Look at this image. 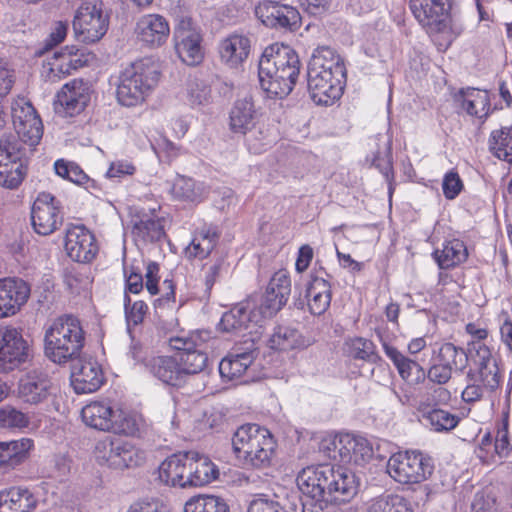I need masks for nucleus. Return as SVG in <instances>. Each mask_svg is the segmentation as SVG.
I'll use <instances>...</instances> for the list:
<instances>
[{
  "mask_svg": "<svg viewBox=\"0 0 512 512\" xmlns=\"http://www.w3.org/2000/svg\"><path fill=\"white\" fill-rule=\"evenodd\" d=\"M145 428L143 416L137 412L116 410L111 432L125 436H138Z\"/></svg>",
  "mask_w": 512,
  "mask_h": 512,
  "instance_id": "obj_43",
  "label": "nucleus"
},
{
  "mask_svg": "<svg viewBox=\"0 0 512 512\" xmlns=\"http://www.w3.org/2000/svg\"><path fill=\"white\" fill-rule=\"evenodd\" d=\"M341 462L345 464L364 465L373 456V449L369 441L361 436L347 433L343 441Z\"/></svg>",
  "mask_w": 512,
  "mask_h": 512,
  "instance_id": "obj_36",
  "label": "nucleus"
},
{
  "mask_svg": "<svg viewBox=\"0 0 512 512\" xmlns=\"http://www.w3.org/2000/svg\"><path fill=\"white\" fill-rule=\"evenodd\" d=\"M383 349L403 380L419 383L425 379L426 372L417 361L408 358L385 342L383 343Z\"/></svg>",
  "mask_w": 512,
  "mask_h": 512,
  "instance_id": "obj_33",
  "label": "nucleus"
},
{
  "mask_svg": "<svg viewBox=\"0 0 512 512\" xmlns=\"http://www.w3.org/2000/svg\"><path fill=\"white\" fill-rule=\"evenodd\" d=\"M349 354L360 360L375 362L378 358L372 341L365 338H353L346 343Z\"/></svg>",
  "mask_w": 512,
  "mask_h": 512,
  "instance_id": "obj_55",
  "label": "nucleus"
},
{
  "mask_svg": "<svg viewBox=\"0 0 512 512\" xmlns=\"http://www.w3.org/2000/svg\"><path fill=\"white\" fill-rule=\"evenodd\" d=\"M0 427L35 431L40 427V420L35 413L29 414L7 405L0 408Z\"/></svg>",
  "mask_w": 512,
  "mask_h": 512,
  "instance_id": "obj_38",
  "label": "nucleus"
},
{
  "mask_svg": "<svg viewBox=\"0 0 512 512\" xmlns=\"http://www.w3.org/2000/svg\"><path fill=\"white\" fill-rule=\"evenodd\" d=\"M471 372V366L469 367V370L467 372V379L469 381V384L465 387V389L462 391V399L465 402H475L482 398L483 396V390L486 389L488 391H495L500 383H501V372L499 365H497V374H496V385L489 386L484 380L478 377H472L470 376Z\"/></svg>",
  "mask_w": 512,
  "mask_h": 512,
  "instance_id": "obj_51",
  "label": "nucleus"
},
{
  "mask_svg": "<svg viewBox=\"0 0 512 512\" xmlns=\"http://www.w3.org/2000/svg\"><path fill=\"white\" fill-rule=\"evenodd\" d=\"M346 69L341 57L329 47L316 49L308 63L307 83L317 105H333L343 94Z\"/></svg>",
  "mask_w": 512,
  "mask_h": 512,
  "instance_id": "obj_1",
  "label": "nucleus"
},
{
  "mask_svg": "<svg viewBox=\"0 0 512 512\" xmlns=\"http://www.w3.org/2000/svg\"><path fill=\"white\" fill-rule=\"evenodd\" d=\"M25 164H5L0 167V185L8 189L17 188L26 175Z\"/></svg>",
  "mask_w": 512,
  "mask_h": 512,
  "instance_id": "obj_56",
  "label": "nucleus"
},
{
  "mask_svg": "<svg viewBox=\"0 0 512 512\" xmlns=\"http://www.w3.org/2000/svg\"><path fill=\"white\" fill-rule=\"evenodd\" d=\"M177 356L185 382L188 376L202 372L208 363L206 353L196 349L177 353Z\"/></svg>",
  "mask_w": 512,
  "mask_h": 512,
  "instance_id": "obj_50",
  "label": "nucleus"
},
{
  "mask_svg": "<svg viewBox=\"0 0 512 512\" xmlns=\"http://www.w3.org/2000/svg\"><path fill=\"white\" fill-rule=\"evenodd\" d=\"M29 284L20 278L0 279V319L15 315L30 297Z\"/></svg>",
  "mask_w": 512,
  "mask_h": 512,
  "instance_id": "obj_18",
  "label": "nucleus"
},
{
  "mask_svg": "<svg viewBox=\"0 0 512 512\" xmlns=\"http://www.w3.org/2000/svg\"><path fill=\"white\" fill-rule=\"evenodd\" d=\"M118 470L135 468L146 461V453L136 445L120 439Z\"/></svg>",
  "mask_w": 512,
  "mask_h": 512,
  "instance_id": "obj_53",
  "label": "nucleus"
},
{
  "mask_svg": "<svg viewBox=\"0 0 512 512\" xmlns=\"http://www.w3.org/2000/svg\"><path fill=\"white\" fill-rule=\"evenodd\" d=\"M132 235L137 243L159 241L164 236V228L159 218L137 215L132 219Z\"/></svg>",
  "mask_w": 512,
  "mask_h": 512,
  "instance_id": "obj_37",
  "label": "nucleus"
},
{
  "mask_svg": "<svg viewBox=\"0 0 512 512\" xmlns=\"http://www.w3.org/2000/svg\"><path fill=\"white\" fill-rule=\"evenodd\" d=\"M248 512H287L278 500L267 495H257L249 503Z\"/></svg>",
  "mask_w": 512,
  "mask_h": 512,
  "instance_id": "obj_59",
  "label": "nucleus"
},
{
  "mask_svg": "<svg viewBox=\"0 0 512 512\" xmlns=\"http://www.w3.org/2000/svg\"><path fill=\"white\" fill-rule=\"evenodd\" d=\"M365 512H413L410 503L399 495H387L367 503Z\"/></svg>",
  "mask_w": 512,
  "mask_h": 512,
  "instance_id": "obj_49",
  "label": "nucleus"
},
{
  "mask_svg": "<svg viewBox=\"0 0 512 512\" xmlns=\"http://www.w3.org/2000/svg\"><path fill=\"white\" fill-rule=\"evenodd\" d=\"M65 250L72 260L88 263L96 256L98 246L94 235L85 226L72 225L66 232Z\"/></svg>",
  "mask_w": 512,
  "mask_h": 512,
  "instance_id": "obj_16",
  "label": "nucleus"
},
{
  "mask_svg": "<svg viewBox=\"0 0 512 512\" xmlns=\"http://www.w3.org/2000/svg\"><path fill=\"white\" fill-rule=\"evenodd\" d=\"M250 51V39L243 34L233 33L222 40L219 56L227 67L237 69L248 59Z\"/></svg>",
  "mask_w": 512,
  "mask_h": 512,
  "instance_id": "obj_24",
  "label": "nucleus"
},
{
  "mask_svg": "<svg viewBox=\"0 0 512 512\" xmlns=\"http://www.w3.org/2000/svg\"><path fill=\"white\" fill-rule=\"evenodd\" d=\"M170 193L177 200L199 203L207 196L208 188L203 182L178 175L171 184Z\"/></svg>",
  "mask_w": 512,
  "mask_h": 512,
  "instance_id": "obj_35",
  "label": "nucleus"
},
{
  "mask_svg": "<svg viewBox=\"0 0 512 512\" xmlns=\"http://www.w3.org/2000/svg\"><path fill=\"white\" fill-rule=\"evenodd\" d=\"M266 319L269 318L263 314L257 301L249 297L222 315L219 328L224 332L239 333L253 325L260 326Z\"/></svg>",
  "mask_w": 512,
  "mask_h": 512,
  "instance_id": "obj_13",
  "label": "nucleus"
},
{
  "mask_svg": "<svg viewBox=\"0 0 512 512\" xmlns=\"http://www.w3.org/2000/svg\"><path fill=\"white\" fill-rule=\"evenodd\" d=\"M255 14L265 26L271 28L295 29L301 20L296 8L281 2H259Z\"/></svg>",
  "mask_w": 512,
  "mask_h": 512,
  "instance_id": "obj_17",
  "label": "nucleus"
},
{
  "mask_svg": "<svg viewBox=\"0 0 512 512\" xmlns=\"http://www.w3.org/2000/svg\"><path fill=\"white\" fill-rule=\"evenodd\" d=\"M218 476L219 469L209 457L197 452H188V486H204L216 480Z\"/></svg>",
  "mask_w": 512,
  "mask_h": 512,
  "instance_id": "obj_27",
  "label": "nucleus"
},
{
  "mask_svg": "<svg viewBox=\"0 0 512 512\" xmlns=\"http://www.w3.org/2000/svg\"><path fill=\"white\" fill-rule=\"evenodd\" d=\"M217 240L218 235L214 229L203 227L195 233L191 243L186 248V253L190 257L203 259L211 253Z\"/></svg>",
  "mask_w": 512,
  "mask_h": 512,
  "instance_id": "obj_44",
  "label": "nucleus"
},
{
  "mask_svg": "<svg viewBox=\"0 0 512 512\" xmlns=\"http://www.w3.org/2000/svg\"><path fill=\"white\" fill-rule=\"evenodd\" d=\"M463 184L456 172H449L445 175L442 189L447 199H454L462 190Z\"/></svg>",
  "mask_w": 512,
  "mask_h": 512,
  "instance_id": "obj_62",
  "label": "nucleus"
},
{
  "mask_svg": "<svg viewBox=\"0 0 512 512\" xmlns=\"http://www.w3.org/2000/svg\"><path fill=\"white\" fill-rule=\"evenodd\" d=\"M130 298L125 295V313L128 322L137 325L141 323L147 311V305L143 301H136L129 307Z\"/></svg>",
  "mask_w": 512,
  "mask_h": 512,
  "instance_id": "obj_60",
  "label": "nucleus"
},
{
  "mask_svg": "<svg viewBox=\"0 0 512 512\" xmlns=\"http://www.w3.org/2000/svg\"><path fill=\"white\" fill-rule=\"evenodd\" d=\"M431 361H436L446 367L462 372L469 362L468 353L462 348L447 342L433 349Z\"/></svg>",
  "mask_w": 512,
  "mask_h": 512,
  "instance_id": "obj_39",
  "label": "nucleus"
},
{
  "mask_svg": "<svg viewBox=\"0 0 512 512\" xmlns=\"http://www.w3.org/2000/svg\"><path fill=\"white\" fill-rule=\"evenodd\" d=\"M297 485L303 494L316 501H346L356 494L358 481L345 467L323 464L302 469Z\"/></svg>",
  "mask_w": 512,
  "mask_h": 512,
  "instance_id": "obj_2",
  "label": "nucleus"
},
{
  "mask_svg": "<svg viewBox=\"0 0 512 512\" xmlns=\"http://www.w3.org/2000/svg\"><path fill=\"white\" fill-rule=\"evenodd\" d=\"M37 499L27 488L11 487L0 491V512H33Z\"/></svg>",
  "mask_w": 512,
  "mask_h": 512,
  "instance_id": "obj_32",
  "label": "nucleus"
},
{
  "mask_svg": "<svg viewBox=\"0 0 512 512\" xmlns=\"http://www.w3.org/2000/svg\"><path fill=\"white\" fill-rule=\"evenodd\" d=\"M210 86L201 79L190 78L185 89V101L193 109L205 107L211 103Z\"/></svg>",
  "mask_w": 512,
  "mask_h": 512,
  "instance_id": "obj_46",
  "label": "nucleus"
},
{
  "mask_svg": "<svg viewBox=\"0 0 512 512\" xmlns=\"http://www.w3.org/2000/svg\"><path fill=\"white\" fill-rule=\"evenodd\" d=\"M109 15L103 9V2H83L73 20L76 37L85 43L100 40L107 32Z\"/></svg>",
  "mask_w": 512,
  "mask_h": 512,
  "instance_id": "obj_9",
  "label": "nucleus"
},
{
  "mask_svg": "<svg viewBox=\"0 0 512 512\" xmlns=\"http://www.w3.org/2000/svg\"><path fill=\"white\" fill-rule=\"evenodd\" d=\"M258 112L250 97L235 101L229 114V128L233 133L249 136L246 139L248 149L254 154H260L271 144L268 135L261 129L257 131Z\"/></svg>",
  "mask_w": 512,
  "mask_h": 512,
  "instance_id": "obj_7",
  "label": "nucleus"
},
{
  "mask_svg": "<svg viewBox=\"0 0 512 512\" xmlns=\"http://www.w3.org/2000/svg\"><path fill=\"white\" fill-rule=\"evenodd\" d=\"M135 33L137 39L151 48L164 45L170 35V26L167 20L158 14H147L139 18Z\"/></svg>",
  "mask_w": 512,
  "mask_h": 512,
  "instance_id": "obj_20",
  "label": "nucleus"
},
{
  "mask_svg": "<svg viewBox=\"0 0 512 512\" xmlns=\"http://www.w3.org/2000/svg\"><path fill=\"white\" fill-rule=\"evenodd\" d=\"M14 81V71L5 60L0 59V99H3L10 92Z\"/></svg>",
  "mask_w": 512,
  "mask_h": 512,
  "instance_id": "obj_63",
  "label": "nucleus"
},
{
  "mask_svg": "<svg viewBox=\"0 0 512 512\" xmlns=\"http://www.w3.org/2000/svg\"><path fill=\"white\" fill-rule=\"evenodd\" d=\"M135 167L126 160L114 161L110 164L106 176L110 179L121 178L127 175H133Z\"/></svg>",
  "mask_w": 512,
  "mask_h": 512,
  "instance_id": "obj_64",
  "label": "nucleus"
},
{
  "mask_svg": "<svg viewBox=\"0 0 512 512\" xmlns=\"http://www.w3.org/2000/svg\"><path fill=\"white\" fill-rule=\"evenodd\" d=\"M491 152L500 160L512 165V126L502 127L490 134Z\"/></svg>",
  "mask_w": 512,
  "mask_h": 512,
  "instance_id": "obj_45",
  "label": "nucleus"
},
{
  "mask_svg": "<svg viewBox=\"0 0 512 512\" xmlns=\"http://www.w3.org/2000/svg\"><path fill=\"white\" fill-rule=\"evenodd\" d=\"M159 479L172 487H188V452L174 454L166 458L159 466Z\"/></svg>",
  "mask_w": 512,
  "mask_h": 512,
  "instance_id": "obj_29",
  "label": "nucleus"
},
{
  "mask_svg": "<svg viewBox=\"0 0 512 512\" xmlns=\"http://www.w3.org/2000/svg\"><path fill=\"white\" fill-rule=\"evenodd\" d=\"M11 113L15 129L18 128V125L28 121V119L31 120L32 117H39L31 103L23 98L17 99L12 103Z\"/></svg>",
  "mask_w": 512,
  "mask_h": 512,
  "instance_id": "obj_58",
  "label": "nucleus"
},
{
  "mask_svg": "<svg viewBox=\"0 0 512 512\" xmlns=\"http://www.w3.org/2000/svg\"><path fill=\"white\" fill-rule=\"evenodd\" d=\"M455 101L470 116L485 119L490 112V97L486 90L476 88L460 89L454 96Z\"/></svg>",
  "mask_w": 512,
  "mask_h": 512,
  "instance_id": "obj_30",
  "label": "nucleus"
},
{
  "mask_svg": "<svg viewBox=\"0 0 512 512\" xmlns=\"http://www.w3.org/2000/svg\"><path fill=\"white\" fill-rule=\"evenodd\" d=\"M300 73V60L287 45L274 43L266 47L259 59L261 88L270 98H284L291 93Z\"/></svg>",
  "mask_w": 512,
  "mask_h": 512,
  "instance_id": "obj_3",
  "label": "nucleus"
},
{
  "mask_svg": "<svg viewBox=\"0 0 512 512\" xmlns=\"http://www.w3.org/2000/svg\"><path fill=\"white\" fill-rule=\"evenodd\" d=\"M290 293L291 280L289 273L286 270H279L273 274L265 293L253 298L263 310V314L270 319L287 303Z\"/></svg>",
  "mask_w": 512,
  "mask_h": 512,
  "instance_id": "obj_15",
  "label": "nucleus"
},
{
  "mask_svg": "<svg viewBox=\"0 0 512 512\" xmlns=\"http://www.w3.org/2000/svg\"><path fill=\"white\" fill-rule=\"evenodd\" d=\"M268 345L273 350L288 351L304 348L308 343L296 329L279 326L274 329L268 340Z\"/></svg>",
  "mask_w": 512,
  "mask_h": 512,
  "instance_id": "obj_40",
  "label": "nucleus"
},
{
  "mask_svg": "<svg viewBox=\"0 0 512 512\" xmlns=\"http://www.w3.org/2000/svg\"><path fill=\"white\" fill-rule=\"evenodd\" d=\"M145 368L163 384L181 387L186 383L177 353L175 356H153L145 362Z\"/></svg>",
  "mask_w": 512,
  "mask_h": 512,
  "instance_id": "obj_23",
  "label": "nucleus"
},
{
  "mask_svg": "<svg viewBox=\"0 0 512 512\" xmlns=\"http://www.w3.org/2000/svg\"><path fill=\"white\" fill-rule=\"evenodd\" d=\"M90 101L88 83L81 79H73L66 83L57 93L56 103L66 116H74L84 110Z\"/></svg>",
  "mask_w": 512,
  "mask_h": 512,
  "instance_id": "obj_21",
  "label": "nucleus"
},
{
  "mask_svg": "<svg viewBox=\"0 0 512 512\" xmlns=\"http://www.w3.org/2000/svg\"><path fill=\"white\" fill-rule=\"evenodd\" d=\"M28 358V344L20 331L6 327L0 329V372H9Z\"/></svg>",
  "mask_w": 512,
  "mask_h": 512,
  "instance_id": "obj_14",
  "label": "nucleus"
},
{
  "mask_svg": "<svg viewBox=\"0 0 512 512\" xmlns=\"http://www.w3.org/2000/svg\"><path fill=\"white\" fill-rule=\"evenodd\" d=\"M15 131L23 143L34 147L39 143L43 135L42 121L39 117H32L31 120L28 119L24 124L18 125Z\"/></svg>",
  "mask_w": 512,
  "mask_h": 512,
  "instance_id": "obj_54",
  "label": "nucleus"
},
{
  "mask_svg": "<svg viewBox=\"0 0 512 512\" xmlns=\"http://www.w3.org/2000/svg\"><path fill=\"white\" fill-rule=\"evenodd\" d=\"M309 311L314 315L323 314L331 302V286L322 276L312 275L306 291Z\"/></svg>",
  "mask_w": 512,
  "mask_h": 512,
  "instance_id": "obj_34",
  "label": "nucleus"
},
{
  "mask_svg": "<svg viewBox=\"0 0 512 512\" xmlns=\"http://www.w3.org/2000/svg\"><path fill=\"white\" fill-rule=\"evenodd\" d=\"M184 512H230L226 501L215 495H197L184 505Z\"/></svg>",
  "mask_w": 512,
  "mask_h": 512,
  "instance_id": "obj_47",
  "label": "nucleus"
},
{
  "mask_svg": "<svg viewBox=\"0 0 512 512\" xmlns=\"http://www.w3.org/2000/svg\"><path fill=\"white\" fill-rule=\"evenodd\" d=\"M254 344L242 351L235 348L219 364V373L223 379L233 381L239 379L250 367L255 359Z\"/></svg>",
  "mask_w": 512,
  "mask_h": 512,
  "instance_id": "obj_28",
  "label": "nucleus"
},
{
  "mask_svg": "<svg viewBox=\"0 0 512 512\" xmlns=\"http://www.w3.org/2000/svg\"><path fill=\"white\" fill-rule=\"evenodd\" d=\"M173 41L176 54L187 65L195 66L202 62L204 51L199 27L188 15L176 17Z\"/></svg>",
  "mask_w": 512,
  "mask_h": 512,
  "instance_id": "obj_10",
  "label": "nucleus"
},
{
  "mask_svg": "<svg viewBox=\"0 0 512 512\" xmlns=\"http://www.w3.org/2000/svg\"><path fill=\"white\" fill-rule=\"evenodd\" d=\"M468 256L467 248L458 239L446 242L441 250H436L433 257L441 269H450L461 264Z\"/></svg>",
  "mask_w": 512,
  "mask_h": 512,
  "instance_id": "obj_41",
  "label": "nucleus"
},
{
  "mask_svg": "<svg viewBox=\"0 0 512 512\" xmlns=\"http://www.w3.org/2000/svg\"><path fill=\"white\" fill-rule=\"evenodd\" d=\"M116 97L122 106L135 107L142 104L148 95L142 92L141 89H138L134 84L130 83V80L121 73L116 89Z\"/></svg>",
  "mask_w": 512,
  "mask_h": 512,
  "instance_id": "obj_48",
  "label": "nucleus"
},
{
  "mask_svg": "<svg viewBox=\"0 0 512 512\" xmlns=\"http://www.w3.org/2000/svg\"><path fill=\"white\" fill-rule=\"evenodd\" d=\"M33 448L30 438L0 442V473H9L23 464Z\"/></svg>",
  "mask_w": 512,
  "mask_h": 512,
  "instance_id": "obj_25",
  "label": "nucleus"
},
{
  "mask_svg": "<svg viewBox=\"0 0 512 512\" xmlns=\"http://www.w3.org/2000/svg\"><path fill=\"white\" fill-rule=\"evenodd\" d=\"M100 365L94 361L80 362L73 368L71 384L77 394L93 393L103 384Z\"/></svg>",
  "mask_w": 512,
  "mask_h": 512,
  "instance_id": "obj_26",
  "label": "nucleus"
},
{
  "mask_svg": "<svg viewBox=\"0 0 512 512\" xmlns=\"http://www.w3.org/2000/svg\"><path fill=\"white\" fill-rule=\"evenodd\" d=\"M120 439L106 436L96 442L93 456L95 461L104 467L118 470Z\"/></svg>",
  "mask_w": 512,
  "mask_h": 512,
  "instance_id": "obj_42",
  "label": "nucleus"
},
{
  "mask_svg": "<svg viewBox=\"0 0 512 512\" xmlns=\"http://www.w3.org/2000/svg\"><path fill=\"white\" fill-rule=\"evenodd\" d=\"M454 370L439 364L436 361H431V366L426 373L428 379L436 384L442 385L447 383L452 376Z\"/></svg>",
  "mask_w": 512,
  "mask_h": 512,
  "instance_id": "obj_61",
  "label": "nucleus"
},
{
  "mask_svg": "<svg viewBox=\"0 0 512 512\" xmlns=\"http://www.w3.org/2000/svg\"><path fill=\"white\" fill-rule=\"evenodd\" d=\"M85 344L81 321L72 315L54 319L45 329L44 353L56 364H65L77 358Z\"/></svg>",
  "mask_w": 512,
  "mask_h": 512,
  "instance_id": "obj_4",
  "label": "nucleus"
},
{
  "mask_svg": "<svg viewBox=\"0 0 512 512\" xmlns=\"http://www.w3.org/2000/svg\"><path fill=\"white\" fill-rule=\"evenodd\" d=\"M56 394V387L44 374L29 373L22 377L18 383L17 397L28 406L48 407L55 403Z\"/></svg>",
  "mask_w": 512,
  "mask_h": 512,
  "instance_id": "obj_12",
  "label": "nucleus"
},
{
  "mask_svg": "<svg viewBox=\"0 0 512 512\" xmlns=\"http://www.w3.org/2000/svg\"><path fill=\"white\" fill-rule=\"evenodd\" d=\"M130 83L148 96L158 85L160 69L156 61L151 58H143L133 62L121 72Z\"/></svg>",
  "mask_w": 512,
  "mask_h": 512,
  "instance_id": "obj_22",
  "label": "nucleus"
},
{
  "mask_svg": "<svg viewBox=\"0 0 512 512\" xmlns=\"http://www.w3.org/2000/svg\"><path fill=\"white\" fill-rule=\"evenodd\" d=\"M387 473L401 484H418L427 480L434 471L431 457L420 451L393 454L387 462Z\"/></svg>",
  "mask_w": 512,
  "mask_h": 512,
  "instance_id": "obj_8",
  "label": "nucleus"
},
{
  "mask_svg": "<svg viewBox=\"0 0 512 512\" xmlns=\"http://www.w3.org/2000/svg\"><path fill=\"white\" fill-rule=\"evenodd\" d=\"M449 8L445 6V2H410L411 12L430 34L448 29Z\"/></svg>",
  "mask_w": 512,
  "mask_h": 512,
  "instance_id": "obj_19",
  "label": "nucleus"
},
{
  "mask_svg": "<svg viewBox=\"0 0 512 512\" xmlns=\"http://www.w3.org/2000/svg\"><path fill=\"white\" fill-rule=\"evenodd\" d=\"M83 422L96 430L111 432L116 410L106 401H93L82 408Z\"/></svg>",
  "mask_w": 512,
  "mask_h": 512,
  "instance_id": "obj_31",
  "label": "nucleus"
},
{
  "mask_svg": "<svg viewBox=\"0 0 512 512\" xmlns=\"http://www.w3.org/2000/svg\"><path fill=\"white\" fill-rule=\"evenodd\" d=\"M426 425L436 432L454 429L459 422V417L449 411L433 408L423 414Z\"/></svg>",
  "mask_w": 512,
  "mask_h": 512,
  "instance_id": "obj_52",
  "label": "nucleus"
},
{
  "mask_svg": "<svg viewBox=\"0 0 512 512\" xmlns=\"http://www.w3.org/2000/svg\"><path fill=\"white\" fill-rule=\"evenodd\" d=\"M466 332L471 336L466 348L471 363L470 376L481 378L489 386L496 385L498 362L491 348L485 343L489 334L487 328L478 323H468Z\"/></svg>",
  "mask_w": 512,
  "mask_h": 512,
  "instance_id": "obj_6",
  "label": "nucleus"
},
{
  "mask_svg": "<svg viewBox=\"0 0 512 512\" xmlns=\"http://www.w3.org/2000/svg\"><path fill=\"white\" fill-rule=\"evenodd\" d=\"M31 221L37 234L54 233L63 222L61 202L50 193H39L32 206Z\"/></svg>",
  "mask_w": 512,
  "mask_h": 512,
  "instance_id": "obj_11",
  "label": "nucleus"
},
{
  "mask_svg": "<svg viewBox=\"0 0 512 512\" xmlns=\"http://www.w3.org/2000/svg\"><path fill=\"white\" fill-rule=\"evenodd\" d=\"M345 437H347V433L327 434L322 437L319 443V450L328 458L341 462Z\"/></svg>",
  "mask_w": 512,
  "mask_h": 512,
  "instance_id": "obj_57",
  "label": "nucleus"
},
{
  "mask_svg": "<svg viewBox=\"0 0 512 512\" xmlns=\"http://www.w3.org/2000/svg\"><path fill=\"white\" fill-rule=\"evenodd\" d=\"M232 449L242 465L261 469L271 465L276 441L268 429L257 424H245L234 432Z\"/></svg>",
  "mask_w": 512,
  "mask_h": 512,
  "instance_id": "obj_5",
  "label": "nucleus"
}]
</instances>
